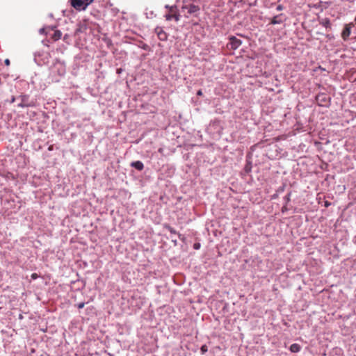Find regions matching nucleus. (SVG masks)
Here are the masks:
<instances>
[{"label": "nucleus", "mask_w": 356, "mask_h": 356, "mask_svg": "<svg viewBox=\"0 0 356 356\" xmlns=\"http://www.w3.org/2000/svg\"><path fill=\"white\" fill-rule=\"evenodd\" d=\"M50 75L52 76V81H58L59 78L63 76L66 72L65 63L56 59L50 68Z\"/></svg>", "instance_id": "1"}, {"label": "nucleus", "mask_w": 356, "mask_h": 356, "mask_svg": "<svg viewBox=\"0 0 356 356\" xmlns=\"http://www.w3.org/2000/svg\"><path fill=\"white\" fill-rule=\"evenodd\" d=\"M94 0H71L72 6L77 10H85Z\"/></svg>", "instance_id": "2"}, {"label": "nucleus", "mask_w": 356, "mask_h": 356, "mask_svg": "<svg viewBox=\"0 0 356 356\" xmlns=\"http://www.w3.org/2000/svg\"><path fill=\"white\" fill-rule=\"evenodd\" d=\"M20 99L21 102L17 104L18 107L20 108H26V107H32L33 106L34 102L32 101H30L29 99V95L27 94H22L18 97Z\"/></svg>", "instance_id": "3"}, {"label": "nucleus", "mask_w": 356, "mask_h": 356, "mask_svg": "<svg viewBox=\"0 0 356 356\" xmlns=\"http://www.w3.org/2000/svg\"><path fill=\"white\" fill-rule=\"evenodd\" d=\"M315 101L320 106H326L329 104L330 97L327 94L321 93L316 96Z\"/></svg>", "instance_id": "4"}, {"label": "nucleus", "mask_w": 356, "mask_h": 356, "mask_svg": "<svg viewBox=\"0 0 356 356\" xmlns=\"http://www.w3.org/2000/svg\"><path fill=\"white\" fill-rule=\"evenodd\" d=\"M154 32L161 41H166L168 40V34L161 27L156 26L154 29Z\"/></svg>", "instance_id": "5"}, {"label": "nucleus", "mask_w": 356, "mask_h": 356, "mask_svg": "<svg viewBox=\"0 0 356 356\" xmlns=\"http://www.w3.org/2000/svg\"><path fill=\"white\" fill-rule=\"evenodd\" d=\"M229 40L230 48L234 50L238 49L242 44V41L236 38L235 36H230Z\"/></svg>", "instance_id": "6"}, {"label": "nucleus", "mask_w": 356, "mask_h": 356, "mask_svg": "<svg viewBox=\"0 0 356 356\" xmlns=\"http://www.w3.org/2000/svg\"><path fill=\"white\" fill-rule=\"evenodd\" d=\"M183 10H187L188 14L192 15L197 13L200 10L198 6L190 3L182 6Z\"/></svg>", "instance_id": "7"}, {"label": "nucleus", "mask_w": 356, "mask_h": 356, "mask_svg": "<svg viewBox=\"0 0 356 356\" xmlns=\"http://www.w3.org/2000/svg\"><path fill=\"white\" fill-rule=\"evenodd\" d=\"M354 26L353 23L346 24L342 31L341 36L344 40H347L351 33V28Z\"/></svg>", "instance_id": "8"}, {"label": "nucleus", "mask_w": 356, "mask_h": 356, "mask_svg": "<svg viewBox=\"0 0 356 356\" xmlns=\"http://www.w3.org/2000/svg\"><path fill=\"white\" fill-rule=\"evenodd\" d=\"M282 17L283 14L277 15L271 19L270 24L273 25L281 24L284 22V19H282Z\"/></svg>", "instance_id": "9"}, {"label": "nucleus", "mask_w": 356, "mask_h": 356, "mask_svg": "<svg viewBox=\"0 0 356 356\" xmlns=\"http://www.w3.org/2000/svg\"><path fill=\"white\" fill-rule=\"evenodd\" d=\"M131 166L136 170L141 171L144 168V165L140 161H133L131 163Z\"/></svg>", "instance_id": "10"}, {"label": "nucleus", "mask_w": 356, "mask_h": 356, "mask_svg": "<svg viewBox=\"0 0 356 356\" xmlns=\"http://www.w3.org/2000/svg\"><path fill=\"white\" fill-rule=\"evenodd\" d=\"M165 19L168 21L172 20L174 19L176 22L179 20L180 15L179 14H166L165 15Z\"/></svg>", "instance_id": "11"}, {"label": "nucleus", "mask_w": 356, "mask_h": 356, "mask_svg": "<svg viewBox=\"0 0 356 356\" xmlns=\"http://www.w3.org/2000/svg\"><path fill=\"white\" fill-rule=\"evenodd\" d=\"M301 349L300 345L298 343H293L290 346L289 350L291 353H298Z\"/></svg>", "instance_id": "12"}, {"label": "nucleus", "mask_w": 356, "mask_h": 356, "mask_svg": "<svg viewBox=\"0 0 356 356\" xmlns=\"http://www.w3.org/2000/svg\"><path fill=\"white\" fill-rule=\"evenodd\" d=\"M78 26H79L76 30V33L83 32L86 29V25L85 23H80Z\"/></svg>", "instance_id": "13"}, {"label": "nucleus", "mask_w": 356, "mask_h": 356, "mask_svg": "<svg viewBox=\"0 0 356 356\" xmlns=\"http://www.w3.org/2000/svg\"><path fill=\"white\" fill-rule=\"evenodd\" d=\"M62 36V33L60 31H56L54 33L53 38L54 40H59Z\"/></svg>", "instance_id": "14"}, {"label": "nucleus", "mask_w": 356, "mask_h": 356, "mask_svg": "<svg viewBox=\"0 0 356 356\" xmlns=\"http://www.w3.org/2000/svg\"><path fill=\"white\" fill-rule=\"evenodd\" d=\"M200 351L202 354H204L208 351V348L207 345H202L200 348Z\"/></svg>", "instance_id": "15"}, {"label": "nucleus", "mask_w": 356, "mask_h": 356, "mask_svg": "<svg viewBox=\"0 0 356 356\" xmlns=\"http://www.w3.org/2000/svg\"><path fill=\"white\" fill-rule=\"evenodd\" d=\"M165 8L168 9L170 12H173L177 8V6H170L169 5H165Z\"/></svg>", "instance_id": "16"}, {"label": "nucleus", "mask_w": 356, "mask_h": 356, "mask_svg": "<svg viewBox=\"0 0 356 356\" xmlns=\"http://www.w3.org/2000/svg\"><path fill=\"white\" fill-rule=\"evenodd\" d=\"M251 165L250 164H247L245 166V170L246 172H249L251 171Z\"/></svg>", "instance_id": "17"}, {"label": "nucleus", "mask_w": 356, "mask_h": 356, "mask_svg": "<svg viewBox=\"0 0 356 356\" xmlns=\"http://www.w3.org/2000/svg\"><path fill=\"white\" fill-rule=\"evenodd\" d=\"M168 231H169L171 234H177V232L175 230V229H174V228H172V227H171L170 226H168Z\"/></svg>", "instance_id": "18"}, {"label": "nucleus", "mask_w": 356, "mask_h": 356, "mask_svg": "<svg viewBox=\"0 0 356 356\" xmlns=\"http://www.w3.org/2000/svg\"><path fill=\"white\" fill-rule=\"evenodd\" d=\"M323 24L324 26L327 27L330 24V20L325 19V22H323Z\"/></svg>", "instance_id": "19"}, {"label": "nucleus", "mask_w": 356, "mask_h": 356, "mask_svg": "<svg viewBox=\"0 0 356 356\" xmlns=\"http://www.w3.org/2000/svg\"><path fill=\"white\" fill-rule=\"evenodd\" d=\"M283 9H284V6H283L282 5H281V4L278 5V6H277V8H276V10H277V11H281V10H282Z\"/></svg>", "instance_id": "20"}, {"label": "nucleus", "mask_w": 356, "mask_h": 356, "mask_svg": "<svg viewBox=\"0 0 356 356\" xmlns=\"http://www.w3.org/2000/svg\"><path fill=\"white\" fill-rule=\"evenodd\" d=\"M84 305H85V302H79L78 305H77V307L79 309H82L84 307Z\"/></svg>", "instance_id": "21"}, {"label": "nucleus", "mask_w": 356, "mask_h": 356, "mask_svg": "<svg viewBox=\"0 0 356 356\" xmlns=\"http://www.w3.org/2000/svg\"><path fill=\"white\" fill-rule=\"evenodd\" d=\"M290 193H289L287 195L285 196L284 200L286 201V203L289 202L290 201Z\"/></svg>", "instance_id": "22"}, {"label": "nucleus", "mask_w": 356, "mask_h": 356, "mask_svg": "<svg viewBox=\"0 0 356 356\" xmlns=\"http://www.w3.org/2000/svg\"><path fill=\"white\" fill-rule=\"evenodd\" d=\"M200 243H195V244H194V248H195V249H196V250H197V249H199V248H200Z\"/></svg>", "instance_id": "23"}, {"label": "nucleus", "mask_w": 356, "mask_h": 356, "mask_svg": "<svg viewBox=\"0 0 356 356\" xmlns=\"http://www.w3.org/2000/svg\"><path fill=\"white\" fill-rule=\"evenodd\" d=\"M4 63L6 65H9L10 62V60L8 58H6L5 60H4Z\"/></svg>", "instance_id": "24"}, {"label": "nucleus", "mask_w": 356, "mask_h": 356, "mask_svg": "<svg viewBox=\"0 0 356 356\" xmlns=\"http://www.w3.org/2000/svg\"><path fill=\"white\" fill-rule=\"evenodd\" d=\"M15 99H16L15 97V96H13V97H12V98H11V99H10V104L14 103V102H15Z\"/></svg>", "instance_id": "25"}, {"label": "nucleus", "mask_w": 356, "mask_h": 356, "mask_svg": "<svg viewBox=\"0 0 356 356\" xmlns=\"http://www.w3.org/2000/svg\"><path fill=\"white\" fill-rule=\"evenodd\" d=\"M197 95H199V96L202 95V90H198L197 92Z\"/></svg>", "instance_id": "26"}, {"label": "nucleus", "mask_w": 356, "mask_h": 356, "mask_svg": "<svg viewBox=\"0 0 356 356\" xmlns=\"http://www.w3.org/2000/svg\"><path fill=\"white\" fill-rule=\"evenodd\" d=\"M31 277L33 279H35L37 277V274L33 273V274H32Z\"/></svg>", "instance_id": "27"}, {"label": "nucleus", "mask_w": 356, "mask_h": 356, "mask_svg": "<svg viewBox=\"0 0 356 356\" xmlns=\"http://www.w3.org/2000/svg\"><path fill=\"white\" fill-rule=\"evenodd\" d=\"M286 209V206H284V207H282V212H284Z\"/></svg>", "instance_id": "28"}, {"label": "nucleus", "mask_w": 356, "mask_h": 356, "mask_svg": "<svg viewBox=\"0 0 356 356\" xmlns=\"http://www.w3.org/2000/svg\"><path fill=\"white\" fill-rule=\"evenodd\" d=\"M44 31V29H41L40 30V33H42Z\"/></svg>", "instance_id": "29"}, {"label": "nucleus", "mask_w": 356, "mask_h": 356, "mask_svg": "<svg viewBox=\"0 0 356 356\" xmlns=\"http://www.w3.org/2000/svg\"><path fill=\"white\" fill-rule=\"evenodd\" d=\"M314 144H315L316 145H318L319 144V143H318V142H315V143H314Z\"/></svg>", "instance_id": "30"}]
</instances>
